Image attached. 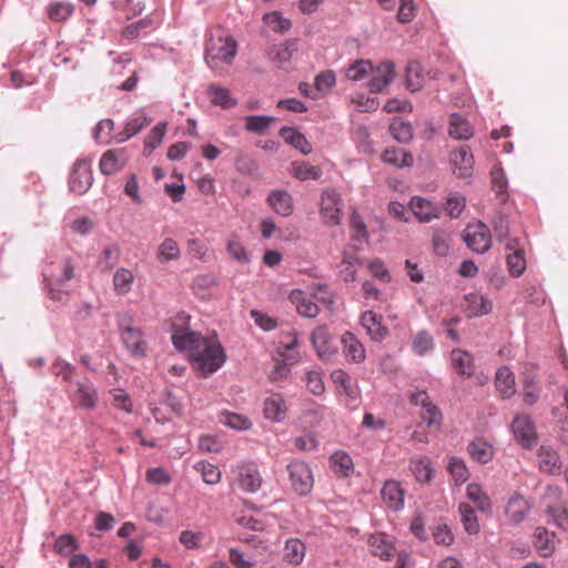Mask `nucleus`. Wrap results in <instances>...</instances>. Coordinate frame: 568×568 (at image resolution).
<instances>
[{"instance_id":"38","label":"nucleus","mask_w":568,"mask_h":568,"mask_svg":"<svg viewBox=\"0 0 568 568\" xmlns=\"http://www.w3.org/2000/svg\"><path fill=\"white\" fill-rule=\"evenodd\" d=\"M410 470L419 483H428L433 477L430 459L427 456H417L410 459Z\"/></svg>"},{"instance_id":"49","label":"nucleus","mask_w":568,"mask_h":568,"mask_svg":"<svg viewBox=\"0 0 568 568\" xmlns=\"http://www.w3.org/2000/svg\"><path fill=\"white\" fill-rule=\"evenodd\" d=\"M412 348L414 353L417 354L418 356H424L430 353L434 348L433 336L426 331L418 332L413 337Z\"/></svg>"},{"instance_id":"55","label":"nucleus","mask_w":568,"mask_h":568,"mask_svg":"<svg viewBox=\"0 0 568 568\" xmlns=\"http://www.w3.org/2000/svg\"><path fill=\"white\" fill-rule=\"evenodd\" d=\"M263 21L275 32H286L291 28V21L283 18L277 11L264 14Z\"/></svg>"},{"instance_id":"40","label":"nucleus","mask_w":568,"mask_h":568,"mask_svg":"<svg viewBox=\"0 0 568 568\" xmlns=\"http://www.w3.org/2000/svg\"><path fill=\"white\" fill-rule=\"evenodd\" d=\"M280 135L284 139L286 143L298 149L303 154H308L312 152L311 143L302 133H300L295 129L282 128L280 130Z\"/></svg>"},{"instance_id":"20","label":"nucleus","mask_w":568,"mask_h":568,"mask_svg":"<svg viewBox=\"0 0 568 568\" xmlns=\"http://www.w3.org/2000/svg\"><path fill=\"white\" fill-rule=\"evenodd\" d=\"M151 123L143 112L134 113L124 124L121 132L115 135V141L122 143L138 134Z\"/></svg>"},{"instance_id":"23","label":"nucleus","mask_w":568,"mask_h":568,"mask_svg":"<svg viewBox=\"0 0 568 568\" xmlns=\"http://www.w3.org/2000/svg\"><path fill=\"white\" fill-rule=\"evenodd\" d=\"M448 134L456 140H469L474 135V130L466 118L453 113L449 116Z\"/></svg>"},{"instance_id":"52","label":"nucleus","mask_w":568,"mask_h":568,"mask_svg":"<svg viewBox=\"0 0 568 568\" xmlns=\"http://www.w3.org/2000/svg\"><path fill=\"white\" fill-rule=\"evenodd\" d=\"M187 254L201 262H207L211 257V252L207 244L199 239H190L186 242Z\"/></svg>"},{"instance_id":"41","label":"nucleus","mask_w":568,"mask_h":568,"mask_svg":"<svg viewBox=\"0 0 568 568\" xmlns=\"http://www.w3.org/2000/svg\"><path fill=\"white\" fill-rule=\"evenodd\" d=\"M539 467L541 471L548 474H556L560 469V462L558 454L550 447L541 446L538 453Z\"/></svg>"},{"instance_id":"56","label":"nucleus","mask_w":568,"mask_h":568,"mask_svg":"<svg viewBox=\"0 0 568 568\" xmlns=\"http://www.w3.org/2000/svg\"><path fill=\"white\" fill-rule=\"evenodd\" d=\"M194 467L201 473L204 483L215 485L221 480V471L216 466L206 462H200Z\"/></svg>"},{"instance_id":"4","label":"nucleus","mask_w":568,"mask_h":568,"mask_svg":"<svg viewBox=\"0 0 568 568\" xmlns=\"http://www.w3.org/2000/svg\"><path fill=\"white\" fill-rule=\"evenodd\" d=\"M318 205L320 216L325 225L337 226L342 223L344 201L337 190L333 187L324 189L321 193Z\"/></svg>"},{"instance_id":"48","label":"nucleus","mask_w":568,"mask_h":568,"mask_svg":"<svg viewBox=\"0 0 568 568\" xmlns=\"http://www.w3.org/2000/svg\"><path fill=\"white\" fill-rule=\"evenodd\" d=\"M220 422L235 430H247L252 427V422L244 415L225 412L221 414Z\"/></svg>"},{"instance_id":"47","label":"nucleus","mask_w":568,"mask_h":568,"mask_svg":"<svg viewBox=\"0 0 568 568\" xmlns=\"http://www.w3.org/2000/svg\"><path fill=\"white\" fill-rule=\"evenodd\" d=\"M209 94L211 97V102L223 109H231L236 105V100L231 97L230 91L225 88L211 85L209 88Z\"/></svg>"},{"instance_id":"7","label":"nucleus","mask_w":568,"mask_h":568,"mask_svg":"<svg viewBox=\"0 0 568 568\" xmlns=\"http://www.w3.org/2000/svg\"><path fill=\"white\" fill-rule=\"evenodd\" d=\"M73 265L69 258L52 264L43 271L44 282L49 290V294L53 300H61L60 291L53 288L54 285L63 284L73 277Z\"/></svg>"},{"instance_id":"3","label":"nucleus","mask_w":568,"mask_h":568,"mask_svg":"<svg viewBox=\"0 0 568 568\" xmlns=\"http://www.w3.org/2000/svg\"><path fill=\"white\" fill-rule=\"evenodd\" d=\"M118 329L124 348L134 358H143L148 353V342L141 327L133 324L129 314L118 315Z\"/></svg>"},{"instance_id":"21","label":"nucleus","mask_w":568,"mask_h":568,"mask_svg":"<svg viewBox=\"0 0 568 568\" xmlns=\"http://www.w3.org/2000/svg\"><path fill=\"white\" fill-rule=\"evenodd\" d=\"M97 390L88 383H79L77 390L71 395L72 403L84 409H93L97 406Z\"/></svg>"},{"instance_id":"45","label":"nucleus","mask_w":568,"mask_h":568,"mask_svg":"<svg viewBox=\"0 0 568 568\" xmlns=\"http://www.w3.org/2000/svg\"><path fill=\"white\" fill-rule=\"evenodd\" d=\"M458 510L464 529L470 535H477L480 530V525L474 508L466 503H462Z\"/></svg>"},{"instance_id":"11","label":"nucleus","mask_w":568,"mask_h":568,"mask_svg":"<svg viewBox=\"0 0 568 568\" xmlns=\"http://www.w3.org/2000/svg\"><path fill=\"white\" fill-rule=\"evenodd\" d=\"M93 182L90 162L87 160L78 161L70 175V190L77 194H84Z\"/></svg>"},{"instance_id":"37","label":"nucleus","mask_w":568,"mask_h":568,"mask_svg":"<svg viewBox=\"0 0 568 568\" xmlns=\"http://www.w3.org/2000/svg\"><path fill=\"white\" fill-rule=\"evenodd\" d=\"M331 468L339 477H348L354 469L353 460L345 452H335L329 458Z\"/></svg>"},{"instance_id":"9","label":"nucleus","mask_w":568,"mask_h":568,"mask_svg":"<svg viewBox=\"0 0 568 568\" xmlns=\"http://www.w3.org/2000/svg\"><path fill=\"white\" fill-rule=\"evenodd\" d=\"M511 430L516 440L524 448H531L537 444L535 425L530 417L524 414L517 415L511 423Z\"/></svg>"},{"instance_id":"51","label":"nucleus","mask_w":568,"mask_h":568,"mask_svg":"<svg viewBox=\"0 0 568 568\" xmlns=\"http://www.w3.org/2000/svg\"><path fill=\"white\" fill-rule=\"evenodd\" d=\"M389 131L393 138L402 143H406L413 138V129L408 122L400 119H394L389 125Z\"/></svg>"},{"instance_id":"24","label":"nucleus","mask_w":568,"mask_h":568,"mask_svg":"<svg viewBox=\"0 0 568 568\" xmlns=\"http://www.w3.org/2000/svg\"><path fill=\"white\" fill-rule=\"evenodd\" d=\"M409 207L420 222H429L438 216L437 207L430 201L420 196H414L409 202Z\"/></svg>"},{"instance_id":"28","label":"nucleus","mask_w":568,"mask_h":568,"mask_svg":"<svg viewBox=\"0 0 568 568\" xmlns=\"http://www.w3.org/2000/svg\"><path fill=\"white\" fill-rule=\"evenodd\" d=\"M271 207L282 216H288L293 212L292 196L286 191H273L267 197Z\"/></svg>"},{"instance_id":"32","label":"nucleus","mask_w":568,"mask_h":568,"mask_svg":"<svg viewBox=\"0 0 568 568\" xmlns=\"http://www.w3.org/2000/svg\"><path fill=\"white\" fill-rule=\"evenodd\" d=\"M495 383L503 398H509L516 393L515 377L507 366L497 369Z\"/></svg>"},{"instance_id":"35","label":"nucleus","mask_w":568,"mask_h":568,"mask_svg":"<svg viewBox=\"0 0 568 568\" xmlns=\"http://www.w3.org/2000/svg\"><path fill=\"white\" fill-rule=\"evenodd\" d=\"M534 545L541 556L548 557L555 550V535L544 527H537L534 534Z\"/></svg>"},{"instance_id":"17","label":"nucleus","mask_w":568,"mask_h":568,"mask_svg":"<svg viewBox=\"0 0 568 568\" xmlns=\"http://www.w3.org/2000/svg\"><path fill=\"white\" fill-rule=\"evenodd\" d=\"M128 162L125 151L122 149L108 150L100 160V170L105 175L121 171Z\"/></svg>"},{"instance_id":"8","label":"nucleus","mask_w":568,"mask_h":568,"mask_svg":"<svg viewBox=\"0 0 568 568\" xmlns=\"http://www.w3.org/2000/svg\"><path fill=\"white\" fill-rule=\"evenodd\" d=\"M466 245L476 253H485L491 246V234L483 222L468 224L463 234Z\"/></svg>"},{"instance_id":"14","label":"nucleus","mask_w":568,"mask_h":568,"mask_svg":"<svg viewBox=\"0 0 568 568\" xmlns=\"http://www.w3.org/2000/svg\"><path fill=\"white\" fill-rule=\"evenodd\" d=\"M288 406L280 393H271L263 403L264 417L273 423H281L286 418Z\"/></svg>"},{"instance_id":"64","label":"nucleus","mask_w":568,"mask_h":568,"mask_svg":"<svg viewBox=\"0 0 568 568\" xmlns=\"http://www.w3.org/2000/svg\"><path fill=\"white\" fill-rule=\"evenodd\" d=\"M78 549L77 539L72 535H61L54 542V550L63 556H69Z\"/></svg>"},{"instance_id":"58","label":"nucleus","mask_w":568,"mask_h":568,"mask_svg":"<svg viewBox=\"0 0 568 568\" xmlns=\"http://www.w3.org/2000/svg\"><path fill=\"white\" fill-rule=\"evenodd\" d=\"M229 254L239 263H248L250 256L244 245L239 241L237 237L232 236L227 241L226 245Z\"/></svg>"},{"instance_id":"29","label":"nucleus","mask_w":568,"mask_h":568,"mask_svg":"<svg viewBox=\"0 0 568 568\" xmlns=\"http://www.w3.org/2000/svg\"><path fill=\"white\" fill-rule=\"evenodd\" d=\"M181 256V248L178 242L172 237H165L158 246L155 257L159 263L166 264L171 261H178Z\"/></svg>"},{"instance_id":"33","label":"nucleus","mask_w":568,"mask_h":568,"mask_svg":"<svg viewBox=\"0 0 568 568\" xmlns=\"http://www.w3.org/2000/svg\"><path fill=\"white\" fill-rule=\"evenodd\" d=\"M528 511L529 504L523 496L516 494L510 497L506 507V515L510 521L519 524Z\"/></svg>"},{"instance_id":"39","label":"nucleus","mask_w":568,"mask_h":568,"mask_svg":"<svg viewBox=\"0 0 568 568\" xmlns=\"http://www.w3.org/2000/svg\"><path fill=\"white\" fill-rule=\"evenodd\" d=\"M452 363L458 374L468 377L474 374V358L469 353L462 349H454L452 352Z\"/></svg>"},{"instance_id":"27","label":"nucleus","mask_w":568,"mask_h":568,"mask_svg":"<svg viewBox=\"0 0 568 568\" xmlns=\"http://www.w3.org/2000/svg\"><path fill=\"white\" fill-rule=\"evenodd\" d=\"M469 456L480 463L487 464L494 457V447L483 438L474 439L467 447Z\"/></svg>"},{"instance_id":"10","label":"nucleus","mask_w":568,"mask_h":568,"mask_svg":"<svg viewBox=\"0 0 568 568\" xmlns=\"http://www.w3.org/2000/svg\"><path fill=\"white\" fill-rule=\"evenodd\" d=\"M449 161L455 175L470 178L474 172V156L468 145H462L450 152Z\"/></svg>"},{"instance_id":"53","label":"nucleus","mask_w":568,"mask_h":568,"mask_svg":"<svg viewBox=\"0 0 568 568\" xmlns=\"http://www.w3.org/2000/svg\"><path fill=\"white\" fill-rule=\"evenodd\" d=\"M48 16L52 21L67 20L73 12V6L69 2H54L48 6Z\"/></svg>"},{"instance_id":"5","label":"nucleus","mask_w":568,"mask_h":568,"mask_svg":"<svg viewBox=\"0 0 568 568\" xmlns=\"http://www.w3.org/2000/svg\"><path fill=\"white\" fill-rule=\"evenodd\" d=\"M331 379L335 385V393L343 404L348 408H356L359 399V388L356 383L344 369H334L331 373Z\"/></svg>"},{"instance_id":"63","label":"nucleus","mask_w":568,"mask_h":568,"mask_svg":"<svg viewBox=\"0 0 568 568\" xmlns=\"http://www.w3.org/2000/svg\"><path fill=\"white\" fill-rule=\"evenodd\" d=\"M424 77L417 63H410L406 71V83L410 91H418L422 89Z\"/></svg>"},{"instance_id":"25","label":"nucleus","mask_w":568,"mask_h":568,"mask_svg":"<svg viewBox=\"0 0 568 568\" xmlns=\"http://www.w3.org/2000/svg\"><path fill=\"white\" fill-rule=\"evenodd\" d=\"M290 300L295 305L300 315L312 318L318 314L320 308L317 304L302 291H293L290 295Z\"/></svg>"},{"instance_id":"50","label":"nucleus","mask_w":568,"mask_h":568,"mask_svg":"<svg viewBox=\"0 0 568 568\" xmlns=\"http://www.w3.org/2000/svg\"><path fill=\"white\" fill-rule=\"evenodd\" d=\"M371 71H373V65L369 60H356L346 69L345 77L352 81H361Z\"/></svg>"},{"instance_id":"22","label":"nucleus","mask_w":568,"mask_h":568,"mask_svg":"<svg viewBox=\"0 0 568 568\" xmlns=\"http://www.w3.org/2000/svg\"><path fill=\"white\" fill-rule=\"evenodd\" d=\"M491 308V302L479 293H469L465 296V312L470 317L486 315Z\"/></svg>"},{"instance_id":"30","label":"nucleus","mask_w":568,"mask_h":568,"mask_svg":"<svg viewBox=\"0 0 568 568\" xmlns=\"http://www.w3.org/2000/svg\"><path fill=\"white\" fill-rule=\"evenodd\" d=\"M369 551L373 556L388 560L395 552V547L382 534L372 535L368 539Z\"/></svg>"},{"instance_id":"15","label":"nucleus","mask_w":568,"mask_h":568,"mask_svg":"<svg viewBox=\"0 0 568 568\" xmlns=\"http://www.w3.org/2000/svg\"><path fill=\"white\" fill-rule=\"evenodd\" d=\"M372 79L368 82L369 91L373 93L382 92L395 77V67L389 61L379 63L375 69L373 68Z\"/></svg>"},{"instance_id":"1","label":"nucleus","mask_w":568,"mask_h":568,"mask_svg":"<svg viewBox=\"0 0 568 568\" xmlns=\"http://www.w3.org/2000/svg\"><path fill=\"white\" fill-rule=\"evenodd\" d=\"M190 316L179 313L172 323V343L179 351L187 353L189 359L201 376L207 377L220 369L226 361V354L215 335L202 336L191 331Z\"/></svg>"},{"instance_id":"62","label":"nucleus","mask_w":568,"mask_h":568,"mask_svg":"<svg viewBox=\"0 0 568 568\" xmlns=\"http://www.w3.org/2000/svg\"><path fill=\"white\" fill-rule=\"evenodd\" d=\"M250 316L263 331L270 332L277 327V320L262 311L252 310Z\"/></svg>"},{"instance_id":"43","label":"nucleus","mask_w":568,"mask_h":568,"mask_svg":"<svg viewBox=\"0 0 568 568\" xmlns=\"http://www.w3.org/2000/svg\"><path fill=\"white\" fill-rule=\"evenodd\" d=\"M291 174L301 180H318L322 176V170L305 161H295L291 164Z\"/></svg>"},{"instance_id":"16","label":"nucleus","mask_w":568,"mask_h":568,"mask_svg":"<svg viewBox=\"0 0 568 568\" xmlns=\"http://www.w3.org/2000/svg\"><path fill=\"white\" fill-rule=\"evenodd\" d=\"M383 317L373 311H366L361 317V324L373 341L381 342L388 335V328L383 325Z\"/></svg>"},{"instance_id":"12","label":"nucleus","mask_w":568,"mask_h":568,"mask_svg":"<svg viewBox=\"0 0 568 568\" xmlns=\"http://www.w3.org/2000/svg\"><path fill=\"white\" fill-rule=\"evenodd\" d=\"M312 343L318 357L322 361L329 362L337 354V347L326 326H318L312 333Z\"/></svg>"},{"instance_id":"2","label":"nucleus","mask_w":568,"mask_h":568,"mask_svg":"<svg viewBox=\"0 0 568 568\" xmlns=\"http://www.w3.org/2000/svg\"><path fill=\"white\" fill-rule=\"evenodd\" d=\"M204 59L215 70L222 64L232 63L237 52L236 40L222 27L215 26L207 31Z\"/></svg>"},{"instance_id":"6","label":"nucleus","mask_w":568,"mask_h":568,"mask_svg":"<svg viewBox=\"0 0 568 568\" xmlns=\"http://www.w3.org/2000/svg\"><path fill=\"white\" fill-rule=\"evenodd\" d=\"M286 468L294 491L301 496L308 495L314 486L313 473L308 464L302 460H292Z\"/></svg>"},{"instance_id":"57","label":"nucleus","mask_w":568,"mask_h":568,"mask_svg":"<svg viewBox=\"0 0 568 568\" xmlns=\"http://www.w3.org/2000/svg\"><path fill=\"white\" fill-rule=\"evenodd\" d=\"M274 119L266 115H250L245 119V129L255 133H263L272 123Z\"/></svg>"},{"instance_id":"46","label":"nucleus","mask_w":568,"mask_h":568,"mask_svg":"<svg viewBox=\"0 0 568 568\" xmlns=\"http://www.w3.org/2000/svg\"><path fill=\"white\" fill-rule=\"evenodd\" d=\"M120 260V247L116 244L108 245L101 252L98 266L102 272L112 270Z\"/></svg>"},{"instance_id":"31","label":"nucleus","mask_w":568,"mask_h":568,"mask_svg":"<svg viewBox=\"0 0 568 568\" xmlns=\"http://www.w3.org/2000/svg\"><path fill=\"white\" fill-rule=\"evenodd\" d=\"M134 280L135 276L131 270L125 267L118 268L112 278L114 293L119 296L129 294L132 290Z\"/></svg>"},{"instance_id":"61","label":"nucleus","mask_w":568,"mask_h":568,"mask_svg":"<svg viewBox=\"0 0 568 568\" xmlns=\"http://www.w3.org/2000/svg\"><path fill=\"white\" fill-rule=\"evenodd\" d=\"M304 381H305L307 389L312 394H314L316 396L324 394L325 385L323 382L322 374L320 372H317V371L307 372L305 374Z\"/></svg>"},{"instance_id":"26","label":"nucleus","mask_w":568,"mask_h":568,"mask_svg":"<svg viewBox=\"0 0 568 568\" xmlns=\"http://www.w3.org/2000/svg\"><path fill=\"white\" fill-rule=\"evenodd\" d=\"M359 264L357 256V248L347 247L343 251L342 261L339 264V274L345 281H355L356 266Z\"/></svg>"},{"instance_id":"54","label":"nucleus","mask_w":568,"mask_h":568,"mask_svg":"<svg viewBox=\"0 0 568 568\" xmlns=\"http://www.w3.org/2000/svg\"><path fill=\"white\" fill-rule=\"evenodd\" d=\"M204 534L202 531L182 530L179 536V541L185 549H199L202 546Z\"/></svg>"},{"instance_id":"42","label":"nucleus","mask_w":568,"mask_h":568,"mask_svg":"<svg viewBox=\"0 0 568 568\" xmlns=\"http://www.w3.org/2000/svg\"><path fill=\"white\" fill-rule=\"evenodd\" d=\"M306 552L305 545L297 538L288 539L284 547V560L291 565H300Z\"/></svg>"},{"instance_id":"19","label":"nucleus","mask_w":568,"mask_h":568,"mask_svg":"<svg viewBox=\"0 0 568 568\" xmlns=\"http://www.w3.org/2000/svg\"><path fill=\"white\" fill-rule=\"evenodd\" d=\"M343 352L347 361L362 363L366 358V353L361 341L351 332H345L341 339Z\"/></svg>"},{"instance_id":"60","label":"nucleus","mask_w":568,"mask_h":568,"mask_svg":"<svg viewBox=\"0 0 568 568\" xmlns=\"http://www.w3.org/2000/svg\"><path fill=\"white\" fill-rule=\"evenodd\" d=\"M507 266L513 276H520L526 270V260L524 251H516L507 255Z\"/></svg>"},{"instance_id":"34","label":"nucleus","mask_w":568,"mask_h":568,"mask_svg":"<svg viewBox=\"0 0 568 568\" xmlns=\"http://www.w3.org/2000/svg\"><path fill=\"white\" fill-rule=\"evenodd\" d=\"M382 160L385 163L392 164L396 168L410 166L413 164V155L402 148L392 146L387 148L383 154Z\"/></svg>"},{"instance_id":"13","label":"nucleus","mask_w":568,"mask_h":568,"mask_svg":"<svg viewBox=\"0 0 568 568\" xmlns=\"http://www.w3.org/2000/svg\"><path fill=\"white\" fill-rule=\"evenodd\" d=\"M236 481L239 487L246 493H256L262 486L260 469L254 463H245L237 467Z\"/></svg>"},{"instance_id":"36","label":"nucleus","mask_w":568,"mask_h":568,"mask_svg":"<svg viewBox=\"0 0 568 568\" xmlns=\"http://www.w3.org/2000/svg\"><path fill=\"white\" fill-rule=\"evenodd\" d=\"M466 496L476 505L479 511L489 513L491 510V500L478 484L471 483L467 485Z\"/></svg>"},{"instance_id":"18","label":"nucleus","mask_w":568,"mask_h":568,"mask_svg":"<svg viewBox=\"0 0 568 568\" xmlns=\"http://www.w3.org/2000/svg\"><path fill=\"white\" fill-rule=\"evenodd\" d=\"M382 498L386 506L393 510H399L404 506V490L397 480H386L382 488Z\"/></svg>"},{"instance_id":"59","label":"nucleus","mask_w":568,"mask_h":568,"mask_svg":"<svg viewBox=\"0 0 568 568\" xmlns=\"http://www.w3.org/2000/svg\"><path fill=\"white\" fill-rule=\"evenodd\" d=\"M281 346L278 347V354L284 361H296V356L292 355V351L297 346V334L288 333L283 336V339L280 342Z\"/></svg>"},{"instance_id":"44","label":"nucleus","mask_w":568,"mask_h":568,"mask_svg":"<svg viewBox=\"0 0 568 568\" xmlns=\"http://www.w3.org/2000/svg\"><path fill=\"white\" fill-rule=\"evenodd\" d=\"M295 50L296 47L294 41H285L283 43L271 47L268 50V57L271 61L281 67L285 62L290 61Z\"/></svg>"}]
</instances>
